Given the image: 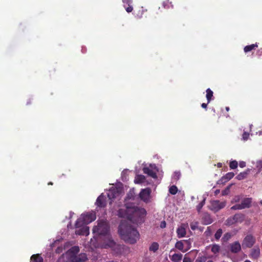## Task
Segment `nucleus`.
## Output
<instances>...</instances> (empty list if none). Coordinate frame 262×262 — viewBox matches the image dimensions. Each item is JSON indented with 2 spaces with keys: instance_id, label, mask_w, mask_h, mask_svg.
<instances>
[{
  "instance_id": "864d4df0",
  "label": "nucleus",
  "mask_w": 262,
  "mask_h": 262,
  "mask_svg": "<svg viewBox=\"0 0 262 262\" xmlns=\"http://www.w3.org/2000/svg\"><path fill=\"white\" fill-rule=\"evenodd\" d=\"M207 262H213V261L211 260H210L207 261Z\"/></svg>"
},
{
  "instance_id": "f3484780",
  "label": "nucleus",
  "mask_w": 262,
  "mask_h": 262,
  "mask_svg": "<svg viewBox=\"0 0 262 262\" xmlns=\"http://www.w3.org/2000/svg\"><path fill=\"white\" fill-rule=\"evenodd\" d=\"M230 248L231 252L233 253H237L239 252L241 249V245L237 242H235L232 244L230 246Z\"/></svg>"
},
{
  "instance_id": "393cba45",
  "label": "nucleus",
  "mask_w": 262,
  "mask_h": 262,
  "mask_svg": "<svg viewBox=\"0 0 262 262\" xmlns=\"http://www.w3.org/2000/svg\"><path fill=\"white\" fill-rule=\"evenodd\" d=\"M159 247V244L156 242H154L151 244V245L150 246V247L149 248V250L150 251L155 252L158 250Z\"/></svg>"
},
{
  "instance_id": "603ef678",
  "label": "nucleus",
  "mask_w": 262,
  "mask_h": 262,
  "mask_svg": "<svg viewBox=\"0 0 262 262\" xmlns=\"http://www.w3.org/2000/svg\"><path fill=\"white\" fill-rule=\"evenodd\" d=\"M191 199H192V200H194V197L193 196H192L191 197Z\"/></svg>"
},
{
  "instance_id": "c756f323",
  "label": "nucleus",
  "mask_w": 262,
  "mask_h": 262,
  "mask_svg": "<svg viewBox=\"0 0 262 262\" xmlns=\"http://www.w3.org/2000/svg\"><path fill=\"white\" fill-rule=\"evenodd\" d=\"M237 166H238V163L235 160L231 161L230 162L229 166L231 169H235L237 167Z\"/></svg>"
},
{
  "instance_id": "4c0bfd02",
  "label": "nucleus",
  "mask_w": 262,
  "mask_h": 262,
  "mask_svg": "<svg viewBox=\"0 0 262 262\" xmlns=\"http://www.w3.org/2000/svg\"><path fill=\"white\" fill-rule=\"evenodd\" d=\"M240 200L241 196L239 195H236L233 198L232 200L231 201V202L232 203L238 202L240 201Z\"/></svg>"
},
{
  "instance_id": "6ab92c4d",
  "label": "nucleus",
  "mask_w": 262,
  "mask_h": 262,
  "mask_svg": "<svg viewBox=\"0 0 262 262\" xmlns=\"http://www.w3.org/2000/svg\"><path fill=\"white\" fill-rule=\"evenodd\" d=\"M183 257L181 253H174L171 256H170V259L173 262H178L181 261Z\"/></svg>"
},
{
  "instance_id": "9d476101",
  "label": "nucleus",
  "mask_w": 262,
  "mask_h": 262,
  "mask_svg": "<svg viewBox=\"0 0 262 262\" xmlns=\"http://www.w3.org/2000/svg\"><path fill=\"white\" fill-rule=\"evenodd\" d=\"M190 243L188 241H178L175 244V247L182 252H186L190 248Z\"/></svg>"
},
{
  "instance_id": "c85d7f7f",
  "label": "nucleus",
  "mask_w": 262,
  "mask_h": 262,
  "mask_svg": "<svg viewBox=\"0 0 262 262\" xmlns=\"http://www.w3.org/2000/svg\"><path fill=\"white\" fill-rule=\"evenodd\" d=\"M180 176L181 173L180 171H175L172 176V179L174 181H177L180 179Z\"/></svg>"
},
{
  "instance_id": "2eb2a0df",
  "label": "nucleus",
  "mask_w": 262,
  "mask_h": 262,
  "mask_svg": "<svg viewBox=\"0 0 262 262\" xmlns=\"http://www.w3.org/2000/svg\"><path fill=\"white\" fill-rule=\"evenodd\" d=\"M105 197L102 193L97 199L96 204L98 207H104L106 205Z\"/></svg>"
},
{
  "instance_id": "c9c22d12",
  "label": "nucleus",
  "mask_w": 262,
  "mask_h": 262,
  "mask_svg": "<svg viewBox=\"0 0 262 262\" xmlns=\"http://www.w3.org/2000/svg\"><path fill=\"white\" fill-rule=\"evenodd\" d=\"M231 233H226V234H224L222 239L224 241V242H226L228 240H229L231 237Z\"/></svg>"
},
{
  "instance_id": "4468645a",
  "label": "nucleus",
  "mask_w": 262,
  "mask_h": 262,
  "mask_svg": "<svg viewBox=\"0 0 262 262\" xmlns=\"http://www.w3.org/2000/svg\"><path fill=\"white\" fill-rule=\"evenodd\" d=\"M122 3L124 8L128 13L131 12L133 11V0H122Z\"/></svg>"
},
{
  "instance_id": "5701e85b",
  "label": "nucleus",
  "mask_w": 262,
  "mask_h": 262,
  "mask_svg": "<svg viewBox=\"0 0 262 262\" xmlns=\"http://www.w3.org/2000/svg\"><path fill=\"white\" fill-rule=\"evenodd\" d=\"M203 222L204 224L208 225L212 222V220L209 214H206L203 217Z\"/></svg>"
},
{
  "instance_id": "a18cd8bd",
  "label": "nucleus",
  "mask_w": 262,
  "mask_h": 262,
  "mask_svg": "<svg viewBox=\"0 0 262 262\" xmlns=\"http://www.w3.org/2000/svg\"><path fill=\"white\" fill-rule=\"evenodd\" d=\"M207 104L206 103H202V107L204 108H207Z\"/></svg>"
},
{
  "instance_id": "473e14b6",
  "label": "nucleus",
  "mask_w": 262,
  "mask_h": 262,
  "mask_svg": "<svg viewBox=\"0 0 262 262\" xmlns=\"http://www.w3.org/2000/svg\"><path fill=\"white\" fill-rule=\"evenodd\" d=\"M222 233H223L222 230L221 229H218L214 235L215 238L216 240H219L220 238V237H221Z\"/></svg>"
},
{
  "instance_id": "37998d69",
  "label": "nucleus",
  "mask_w": 262,
  "mask_h": 262,
  "mask_svg": "<svg viewBox=\"0 0 262 262\" xmlns=\"http://www.w3.org/2000/svg\"><path fill=\"white\" fill-rule=\"evenodd\" d=\"M239 166L241 168H244L246 166V162L244 161H241L239 163Z\"/></svg>"
},
{
  "instance_id": "ddd939ff",
  "label": "nucleus",
  "mask_w": 262,
  "mask_h": 262,
  "mask_svg": "<svg viewBox=\"0 0 262 262\" xmlns=\"http://www.w3.org/2000/svg\"><path fill=\"white\" fill-rule=\"evenodd\" d=\"M254 239L251 235H247L244 239L243 246L246 247H251L254 243Z\"/></svg>"
},
{
  "instance_id": "f257e3e1",
  "label": "nucleus",
  "mask_w": 262,
  "mask_h": 262,
  "mask_svg": "<svg viewBox=\"0 0 262 262\" xmlns=\"http://www.w3.org/2000/svg\"><path fill=\"white\" fill-rule=\"evenodd\" d=\"M146 215V211L144 208L135 206L134 205H127L125 209H120L118 212V215L121 217L127 219L124 223L133 222L137 225L142 223L144 218Z\"/></svg>"
},
{
  "instance_id": "e433bc0d",
  "label": "nucleus",
  "mask_w": 262,
  "mask_h": 262,
  "mask_svg": "<svg viewBox=\"0 0 262 262\" xmlns=\"http://www.w3.org/2000/svg\"><path fill=\"white\" fill-rule=\"evenodd\" d=\"M249 137V134L246 132H244L243 134V136H242V139L244 141H246L248 140Z\"/></svg>"
},
{
  "instance_id": "aec40b11",
  "label": "nucleus",
  "mask_w": 262,
  "mask_h": 262,
  "mask_svg": "<svg viewBox=\"0 0 262 262\" xmlns=\"http://www.w3.org/2000/svg\"><path fill=\"white\" fill-rule=\"evenodd\" d=\"M233 220H235V223H242L245 220V215L242 213H237L233 216Z\"/></svg>"
},
{
  "instance_id": "49530a36",
  "label": "nucleus",
  "mask_w": 262,
  "mask_h": 262,
  "mask_svg": "<svg viewBox=\"0 0 262 262\" xmlns=\"http://www.w3.org/2000/svg\"><path fill=\"white\" fill-rule=\"evenodd\" d=\"M218 167H221L222 166V164L221 163H219L217 164Z\"/></svg>"
},
{
  "instance_id": "c03bdc74",
  "label": "nucleus",
  "mask_w": 262,
  "mask_h": 262,
  "mask_svg": "<svg viewBox=\"0 0 262 262\" xmlns=\"http://www.w3.org/2000/svg\"><path fill=\"white\" fill-rule=\"evenodd\" d=\"M161 227L163 228H165L166 227V223L164 221V222H162L161 224Z\"/></svg>"
},
{
  "instance_id": "5fc2aeb1",
  "label": "nucleus",
  "mask_w": 262,
  "mask_h": 262,
  "mask_svg": "<svg viewBox=\"0 0 262 262\" xmlns=\"http://www.w3.org/2000/svg\"><path fill=\"white\" fill-rule=\"evenodd\" d=\"M260 204L262 205V200L260 201Z\"/></svg>"
},
{
  "instance_id": "39448f33",
  "label": "nucleus",
  "mask_w": 262,
  "mask_h": 262,
  "mask_svg": "<svg viewBox=\"0 0 262 262\" xmlns=\"http://www.w3.org/2000/svg\"><path fill=\"white\" fill-rule=\"evenodd\" d=\"M79 251L78 247H73L66 254L63 255L60 260L66 259H67V262H83L85 261L87 259L85 254L81 253L78 256H76Z\"/></svg>"
},
{
  "instance_id": "7ed1b4c3",
  "label": "nucleus",
  "mask_w": 262,
  "mask_h": 262,
  "mask_svg": "<svg viewBox=\"0 0 262 262\" xmlns=\"http://www.w3.org/2000/svg\"><path fill=\"white\" fill-rule=\"evenodd\" d=\"M96 219V213L93 211L82 214L75 223L76 234L86 236L89 235V228L86 225L92 222Z\"/></svg>"
},
{
  "instance_id": "3c124183",
  "label": "nucleus",
  "mask_w": 262,
  "mask_h": 262,
  "mask_svg": "<svg viewBox=\"0 0 262 262\" xmlns=\"http://www.w3.org/2000/svg\"><path fill=\"white\" fill-rule=\"evenodd\" d=\"M244 262H251L250 260H246V261H245Z\"/></svg>"
},
{
  "instance_id": "423d86ee",
  "label": "nucleus",
  "mask_w": 262,
  "mask_h": 262,
  "mask_svg": "<svg viewBox=\"0 0 262 262\" xmlns=\"http://www.w3.org/2000/svg\"><path fill=\"white\" fill-rule=\"evenodd\" d=\"M252 203L251 198H244L241 204H236L231 207V209L232 210H242L245 208H249L251 206Z\"/></svg>"
},
{
  "instance_id": "1a4fd4ad",
  "label": "nucleus",
  "mask_w": 262,
  "mask_h": 262,
  "mask_svg": "<svg viewBox=\"0 0 262 262\" xmlns=\"http://www.w3.org/2000/svg\"><path fill=\"white\" fill-rule=\"evenodd\" d=\"M143 170L144 173L148 174L154 179L157 178V172L158 171V169L155 164H151L148 167H144Z\"/></svg>"
},
{
  "instance_id": "f03ea898",
  "label": "nucleus",
  "mask_w": 262,
  "mask_h": 262,
  "mask_svg": "<svg viewBox=\"0 0 262 262\" xmlns=\"http://www.w3.org/2000/svg\"><path fill=\"white\" fill-rule=\"evenodd\" d=\"M110 227L108 223L106 220H99L97 221V225L94 226L93 233L95 235H100V247L103 248H113L115 245V242L110 234Z\"/></svg>"
},
{
  "instance_id": "f8f14e48",
  "label": "nucleus",
  "mask_w": 262,
  "mask_h": 262,
  "mask_svg": "<svg viewBox=\"0 0 262 262\" xmlns=\"http://www.w3.org/2000/svg\"><path fill=\"white\" fill-rule=\"evenodd\" d=\"M188 227L187 224H182L177 230V233L179 238L184 237L186 235V229Z\"/></svg>"
},
{
  "instance_id": "dca6fc26",
  "label": "nucleus",
  "mask_w": 262,
  "mask_h": 262,
  "mask_svg": "<svg viewBox=\"0 0 262 262\" xmlns=\"http://www.w3.org/2000/svg\"><path fill=\"white\" fill-rule=\"evenodd\" d=\"M134 182L136 184H143L144 186L148 184L145 180V177L143 175H137L135 178Z\"/></svg>"
},
{
  "instance_id": "bb28decb",
  "label": "nucleus",
  "mask_w": 262,
  "mask_h": 262,
  "mask_svg": "<svg viewBox=\"0 0 262 262\" xmlns=\"http://www.w3.org/2000/svg\"><path fill=\"white\" fill-rule=\"evenodd\" d=\"M247 175V172H241L236 176V179L238 180H241L245 179Z\"/></svg>"
},
{
  "instance_id": "de8ad7c7",
  "label": "nucleus",
  "mask_w": 262,
  "mask_h": 262,
  "mask_svg": "<svg viewBox=\"0 0 262 262\" xmlns=\"http://www.w3.org/2000/svg\"><path fill=\"white\" fill-rule=\"evenodd\" d=\"M220 192V190H215V193L216 194H217V193H219Z\"/></svg>"
},
{
  "instance_id": "7c9ffc66",
  "label": "nucleus",
  "mask_w": 262,
  "mask_h": 262,
  "mask_svg": "<svg viewBox=\"0 0 262 262\" xmlns=\"http://www.w3.org/2000/svg\"><path fill=\"white\" fill-rule=\"evenodd\" d=\"M169 191L171 194H176L178 192V188L175 185H173L169 188Z\"/></svg>"
},
{
  "instance_id": "58836bf2",
  "label": "nucleus",
  "mask_w": 262,
  "mask_h": 262,
  "mask_svg": "<svg viewBox=\"0 0 262 262\" xmlns=\"http://www.w3.org/2000/svg\"><path fill=\"white\" fill-rule=\"evenodd\" d=\"M198 223L197 222H194L190 224L191 229L193 230H195L198 228Z\"/></svg>"
},
{
  "instance_id": "2f4dec72",
  "label": "nucleus",
  "mask_w": 262,
  "mask_h": 262,
  "mask_svg": "<svg viewBox=\"0 0 262 262\" xmlns=\"http://www.w3.org/2000/svg\"><path fill=\"white\" fill-rule=\"evenodd\" d=\"M206 200V197L203 196V201L199 204L198 205L196 206V209L199 212L200 211L201 209L203 207V206L204 205Z\"/></svg>"
},
{
  "instance_id": "f704fd0d",
  "label": "nucleus",
  "mask_w": 262,
  "mask_h": 262,
  "mask_svg": "<svg viewBox=\"0 0 262 262\" xmlns=\"http://www.w3.org/2000/svg\"><path fill=\"white\" fill-rule=\"evenodd\" d=\"M235 223H236L235 220H233V216L228 219L226 221V224L227 225H231Z\"/></svg>"
},
{
  "instance_id": "6e6552de",
  "label": "nucleus",
  "mask_w": 262,
  "mask_h": 262,
  "mask_svg": "<svg viewBox=\"0 0 262 262\" xmlns=\"http://www.w3.org/2000/svg\"><path fill=\"white\" fill-rule=\"evenodd\" d=\"M121 196L120 191L114 187H112L108 191L107 193V197L108 198L110 201V204H112L114 199H120Z\"/></svg>"
},
{
  "instance_id": "8fccbe9b",
  "label": "nucleus",
  "mask_w": 262,
  "mask_h": 262,
  "mask_svg": "<svg viewBox=\"0 0 262 262\" xmlns=\"http://www.w3.org/2000/svg\"><path fill=\"white\" fill-rule=\"evenodd\" d=\"M74 214V213L71 212H70V217H72V215Z\"/></svg>"
},
{
  "instance_id": "79ce46f5",
  "label": "nucleus",
  "mask_w": 262,
  "mask_h": 262,
  "mask_svg": "<svg viewBox=\"0 0 262 262\" xmlns=\"http://www.w3.org/2000/svg\"><path fill=\"white\" fill-rule=\"evenodd\" d=\"M183 262H192V261L189 257L185 256L183 259Z\"/></svg>"
},
{
  "instance_id": "13d9d810",
  "label": "nucleus",
  "mask_w": 262,
  "mask_h": 262,
  "mask_svg": "<svg viewBox=\"0 0 262 262\" xmlns=\"http://www.w3.org/2000/svg\"><path fill=\"white\" fill-rule=\"evenodd\" d=\"M262 134V132H260L259 135H261Z\"/></svg>"
},
{
  "instance_id": "a878e982",
  "label": "nucleus",
  "mask_w": 262,
  "mask_h": 262,
  "mask_svg": "<svg viewBox=\"0 0 262 262\" xmlns=\"http://www.w3.org/2000/svg\"><path fill=\"white\" fill-rule=\"evenodd\" d=\"M206 98L208 103L210 102L213 97V92L210 89H208L206 90Z\"/></svg>"
},
{
  "instance_id": "72a5a7b5",
  "label": "nucleus",
  "mask_w": 262,
  "mask_h": 262,
  "mask_svg": "<svg viewBox=\"0 0 262 262\" xmlns=\"http://www.w3.org/2000/svg\"><path fill=\"white\" fill-rule=\"evenodd\" d=\"M259 253H260V251L258 249H253L251 253V255H252V257H253L254 258H256L259 256Z\"/></svg>"
},
{
  "instance_id": "0eeeda50",
  "label": "nucleus",
  "mask_w": 262,
  "mask_h": 262,
  "mask_svg": "<svg viewBox=\"0 0 262 262\" xmlns=\"http://www.w3.org/2000/svg\"><path fill=\"white\" fill-rule=\"evenodd\" d=\"M151 190L149 188L142 189L139 193L140 198L146 203L150 202Z\"/></svg>"
},
{
  "instance_id": "9b49d317",
  "label": "nucleus",
  "mask_w": 262,
  "mask_h": 262,
  "mask_svg": "<svg viewBox=\"0 0 262 262\" xmlns=\"http://www.w3.org/2000/svg\"><path fill=\"white\" fill-rule=\"evenodd\" d=\"M226 205L225 202H221L219 201H213L211 202V209L214 211H217L223 208Z\"/></svg>"
},
{
  "instance_id": "ea45409f",
  "label": "nucleus",
  "mask_w": 262,
  "mask_h": 262,
  "mask_svg": "<svg viewBox=\"0 0 262 262\" xmlns=\"http://www.w3.org/2000/svg\"><path fill=\"white\" fill-rule=\"evenodd\" d=\"M229 190H230V186H228L226 189H225L224 190H223L222 191V195H227L229 192Z\"/></svg>"
},
{
  "instance_id": "20e7f679",
  "label": "nucleus",
  "mask_w": 262,
  "mask_h": 262,
  "mask_svg": "<svg viewBox=\"0 0 262 262\" xmlns=\"http://www.w3.org/2000/svg\"><path fill=\"white\" fill-rule=\"evenodd\" d=\"M118 231L121 238L128 243L134 244L139 239L138 231L128 223L121 222Z\"/></svg>"
},
{
  "instance_id": "a19ab883",
  "label": "nucleus",
  "mask_w": 262,
  "mask_h": 262,
  "mask_svg": "<svg viewBox=\"0 0 262 262\" xmlns=\"http://www.w3.org/2000/svg\"><path fill=\"white\" fill-rule=\"evenodd\" d=\"M205 260H206V259L205 257H200V258H198L195 260V262H205Z\"/></svg>"
},
{
  "instance_id": "4d7b16f0",
  "label": "nucleus",
  "mask_w": 262,
  "mask_h": 262,
  "mask_svg": "<svg viewBox=\"0 0 262 262\" xmlns=\"http://www.w3.org/2000/svg\"><path fill=\"white\" fill-rule=\"evenodd\" d=\"M124 172H125V171H123V172H122V174H124Z\"/></svg>"
},
{
  "instance_id": "6e6d98bb",
  "label": "nucleus",
  "mask_w": 262,
  "mask_h": 262,
  "mask_svg": "<svg viewBox=\"0 0 262 262\" xmlns=\"http://www.w3.org/2000/svg\"><path fill=\"white\" fill-rule=\"evenodd\" d=\"M49 184H51V185H52V183L51 182H50V183H49Z\"/></svg>"
},
{
  "instance_id": "4be33fe9",
  "label": "nucleus",
  "mask_w": 262,
  "mask_h": 262,
  "mask_svg": "<svg viewBox=\"0 0 262 262\" xmlns=\"http://www.w3.org/2000/svg\"><path fill=\"white\" fill-rule=\"evenodd\" d=\"M234 176V173L233 172H228L225 176L222 177V181H224V182H226L231 179Z\"/></svg>"
},
{
  "instance_id": "cd10ccee",
  "label": "nucleus",
  "mask_w": 262,
  "mask_h": 262,
  "mask_svg": "<svg viewBox=\"0 0 262 262\" xmlns=\"http://www.w3.org/2000/svg\"><path fill=\"white\" fill-rule=\"evenodd\" d=\"M252 163L253 164H255V166L258 169L259 171H260L262 168V159L257 161L255 163L253 162Z\"/></svg>"
},
{
  "instance_id": "09e8293b",
  "label": "nucleus",
  "mask_w": 262,
  "mask_h": 262,
  "mask_svg": "<svg viewBox=\"0 0 262 262\" xmlns=\"http://www.w3.org/2000/svg\"><path fill=\"white\" fill-rule=\"evenodd\" d=\"M226 111H229V107H226Z\"/></svg>"
},
{
  "instance_id": "b1692460",
  "label": "nucleus",
  "mask_w": 262,
  "mask_h": 262,
  "mask_svg": "<svg viewBox=\"0 0 262 262\" xmlns=\"http://www.w3.org/2000/svg\"><path fill=\"white\" fill-rule=\"evenodd\" d=\"M258 47L257 44L256 43L255 44H252L251 45L247 46L244 48L245 52L247 53L251 51V50L254 49L255 48Z\"/></svg>"
},
{
  "instance_id": "412c9836",
  "label": "nucleus",
  "mask_w": 262,
  "mask_h": 262,
  "mask_svg": "<svg viewBox=\"0 0 262 262\" xmlns=\"http://www.w3.org/2000/svg\"><path fill=\"white\" fill-rule=\"evenodd\" d=\"M30 262H43V259L39 254H34L31 256Z\"/></svg>"
},
{
  "instance_id": "a211bd4d",
  "label": "nucleus",
  "mask_w": 262,
  "mask_h": 262,
  "mask_svg": "<svg viewBox=\"0 0 262 262\" xmlns=\"http://www.w3.org/2000/svg\"><path fill=\"white\" fill-rule=\"evenodd\" d=\"M209 247L211 248V252L215 255V256H217L221 250L220 246L217 244H213L210 245Z\"/></svg>"
}]
</instances>
